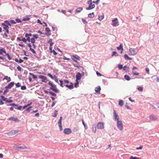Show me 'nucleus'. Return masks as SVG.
Instances as JSON below:
<instances>
[{
    "label": "nucleus",
    "mask_w": 159,
    "mask_h": 159,
    "mask_svg": "<svg viewBox=\"0 0 159 159\" xmlns=\"http://www.w3.org/2000/svg\"><path fill=\"white\" fill-rule=\"evenodd\" d=\"M48 84L51 86L50 89L52 90L55 93H58L59 92V90L57 89L56 85L54 84L50 81H49Z\"/></svg>",
    "instance_id": "f257e3e1"
},
{
    "label": "nucleus",
    "mask_w": 159,
    "mask_h": 159,
    "mask_svg": "<svg viewBox=\"0 0 159 159\" xmlns=\"http://www.w3.org/2000/svg\"><path fill=\"white\" fill-rule=\"evenodd\" d=\"M7 106H11L14 107V108L16 109L19 110H21L22 108V106L20 105H19L18 104H15V103H11L10 104H7Z\"/></svg>",
    "instance_id": "f03ea898"
},
{
    "label": "nucleus",
    "mask_w": 159,
    "mask_h": 159,
    "mask_svg": "<svg viewBox=\"0 0 159 159\" xmlns=\"http://www.w3.org/2000/svg\"><path fill=\"white\" fill-rule=\"evenodd\" d=\"M118 67L120 70H121L123 68V70H125L126 72H129V68L128 66H127L126 65L123 67L122 64H119Z\"/></svg>",
    "instance_id": "7ed1b4c3"
},
{
    "label": "nucleus",
    "mask_w": 159,
    "mask_h": 159,
    "mask_svg": "<svg viewBox=\"0 0 159 159\" xmlns=\"http://www.w3.org/2000/svg\"><path fill=\"white\" fill-rule=\"evenodd\" d=\"M117 126L118 128L120 130H122L123 129V124L121 120L117 121Z\"/></svg>",
    "instance_id": "20e7f679"
},
{
    "label": "nucleus",
    "mask_w": 159,
    "mask_h": 159,
    "mask_svg": "<svg viewBox=\"0 0 159 159\" xmlns=\"http://www.w3.org/2000/svg\"><path fill=\"white\" fill-rule=\"evenodd\" d=\"M38 76H39V77L41 79V81L43 82H44L45 83H46L47 82L45 81L47 80V81H48V80H47V77L45 76L42 75H37Z\"/></svg>",
    "instance_id": "39448f33"
},
{
    "label": "nucleus",
    "mask_w": 159,
    "mask_h": 159,
    "mask_svg": "<svg viewBox=\"0 0 159 159\" xmlns=\"http://www.w3.org/2000/svg\"><path fill=\"white\" fill-rule=\"evenodd\" d=\"M97 127L98 129H104L103 123L102 122H98L97 125Z\"/></svg>",
    "instance_id": "423d86ee"
},
{
    "label": "nucleus",
    "mask_w": 159,
    "mask_h": 159,
    "mask_svg": "<svg viewBox=\"0 0 159 159\" xmlns=\"http://www.w3.org/2000/svg\"><path fill=\"white\" fill-rule=\"evenodd\" d=\"M113 117L114 118V120H115L119 121V116L117 114L116 112V111L115 110H113Z\"/></svg>",
    "instance_id": "0eeeda50"
},
{
    "label": "nucleus",
    "mask_w": 159,
    "mask_h": 159,
    "mask_svg": "<svg viewBox=\"0 0 159 159\" xmlns=\"http://www.w3.org/2000/svg\"><path fill=\"white\" fill-rule=\"evenodd\" d=\"M20 131L19 130H12L10 132L7 133L8 135H13L17 133H19Z\"/></svg>",
    "instance_id": "6e6552de"
},
{
    "label": "nucleus",
    "mask_w": 159,
    "mask_h": 159,
    "mask_svg": "<svg viewBox=\"0 0 159 159\" xmlns=\"http://www.w3.org/2000/svg\"><path fill=\"white\" fill-rule=\"evenodd\" d=\"M129 52L132 55H134L137 53L136 49L133 48H129Z\"/></svg>",
    "instance_id": "1a4fd4ad"
},
{
    "label": "nucleus",
    "mask_w": 159,
    "mask_h": 159,
    "mask_svg": "<svg viewBox=\"0 0 159 159\" xmlns=\"http://www.w3.org/2000/svg\"><path fill=\"white\" fill-rule=\"evenodd\" d=\"M118 22V19L117 18H114V19L112 20L111 25L113 26H116L118 25V24L117 25Z\"/></svg>",
    "instance_id": "9d476101"
},
{
    "label": "nucleus",
    "mask_w": 159,
    "mask_h": 159,
    "mask_svg": "<svg viewBox=\"0 0 159 159\" xmlns=\"http://www.w3.org/2000/svg\"><path fill=\"white\" fill-rule=\"evenodd\" d=\"M15 83L14 82H11L9 83L7 86L5 87V89H10L14 85Z\"/></svg>",
    "instance_id": "9b49d317"
},
{
    "label": "nucleus",
    "mask_w": 159,
    "mask_h": 159,
    "mask_svg": "<svg viewBox=\"0 0 159 159\" xmlns=\"http://www.w3.org/2000/svg\"><path fill=\"white\" fill-rule=\"evenodd\" d=\"M45 31L47 32L44 33V34L48 36H49L51 35V34L49 33L51 32V30L48 27H46L45 29Z\"/></svg>",
    "instance_id": "f8f14e48"
},
{
    "label": "nucleus",
    "mask_w": 159,
    "mask_h": 159,
    "mask_svg": "<svg viewBox=\"0 0 159 159\" xmlns=\"http://www.w3.org/2000/svg\"><path fill=\"white\" fill-rule=\"evenodd\" d=\"M63 132L65 134H69L71 133L70 129L69 128H65L63 130Z\"/></svg>",
    "instance_id": "ddd939ff"
},
{
    "label": "nucleus",
    "mask_w": 159,
    "mask_h": 159,
    "mask_svg": "<svg viewBox=\"0 0 159 159\" xmlns=\"http://www.w3.org/2000/svg\"><path fill=\"white\" fill-rule=\"evenodd\" d=\"M82 77L81 74L80 72H77L76 75V81L80 80Z\"/></svg>",
    "instance_id": "4468645a"
},
{
    "label": "nucleus",
    "mask_w": 159,
    "mask_h": 159,
    "mask_svg": "<svg viewBox=\"0 0 159 159\" xmlns=\"http://www.w3.org/2000/svg\"><path fill=\"white\" fill-rule=\"evenodd\" d=\"M7 120H12L15 122H18L19 121L16 117H11L8 118Z\"/></svg>",
    "instance_id": "2eb2a0df"
},
{
    "label": "nucleus",
    "mask_w": 159,
    "mask_h": 159,
    "mask_svg": "<svg viewBox=\"0 0 159 159\" xmlns=\"http://www.w3.org/2000/svg\"><path fill=\"white\" fill-rule=\"evenodd\" d=\"M95 7V5L94 4H89V7L86 8V10H89L94 8Z\"/></svg>",
    "instance_id": "dca6fc26"
},
{
    "label": "nucleus",
    "mask_w": 159,
    "mask_h": 159,
    "mask_svg": "<svg viewBox=\"0 0 159 159\" xmlns=\"http://www.w3.org/2000/svg\"><path fill=\"white\" fill-rule=\"evenodd\" d=\"M72 58H74V59H76L79 61H80L81 59L80 57L77 55H72Z\"/></svg>",
    "instance_id": "f3484780"
},
{
    "label": "nucleus",
    "mask_w": 159,
    "mask_h": 159,
    "mask_svg": "<svg viewBox=\"0 0 159 159\" xmlns=\"http://www.w3.org/2000/svg\"><path fill=\"white\" fill-rule=\"evenodd\" d=\"M6 51L5 50L4 48L0 47V54L2 55H3V53L6 54Z\"/></svg>",
    "instance_id": "a211bd4d"
},
{
    "label": "nucleus",
    "mask_w": 159,
    "mask_h": 159,
    "mask_svg": "<svg viewBox=\"0 0 159 159\" xmlns=\"http://www.w3.org/2000/svg\"><path fill=\"white\" fill-rule=\"evenodd\" d=\"M83 8L82 7H79L77 8L75 11V14H77L79 13L81 11H82Z\"/></svg>",
    "instance_id": "6ab92c4d"
},
{
    "label": "nucleus",
    "mask_w": 159,
    "mask_h": 159,
    "mask_svg": "<svg viewBox=\"0 0 159 159\" xmlns=\"http://www.w3.org/2000/svg\"><path fill=\"white\" fill-rule=\"evenodd\" d=\"M92 131L94 133H95L96 132V124H94L92 125Z\"/></svg>",
    "instance_id": "aec40b11"
},
{
    "label": "nucleus",
    "mask_w": 159,
    "mask_h": 159,
    "mask_svg": "<svg viewBox=\"0 0 159 159\" xmlns=\"http://www.w3.org/2000/svg\"><path fill=\"white\" fill-rule=\"evenodd\" d=\"M150 119L152 120H157V117L154 115H151L149 116Z\"/></svg>",
    "instance_id": "412c9836"
},
{
    "label": "nucleus",
    "mask_w": 159,
    "mask_h": 159,
    "mask_svg": "<svg viewBox=\"0 0 159 159\" xmlns=\"http://www.w3.org/2000/svg\"><path fill=\"white\" fill-rule=\"evenodd\" d=\"M124 57L125 60L128 61L132 60V58L129 57L127 54H125L124 55Z\"/></svg>",
    "instance_id": "4be33fe9"
},
{
    "label": "nucleus",
    "mask_w": 159,
    "mask_h": 159,
    "mask_svg": "<svg viewBox=\"0 0 159 159\" xmlns=\"http://www.w3.org/2000/svg\"><path fill=\"white\" fill-rule=\"evenodd\" d=\"M49 50L50 52L51 53L53 52L54 55H56L57 54V53L54 50H52V47L49 48Z\"/></svg>",
    "instance_id": "5701e85b"
},
{
    "label": "nucleus",
    "mask_w": 159,
    "mask_h": 159,
    "mask_svg": "<svg viewBox=\"0 0 159 159\" xmlns=\"http://www.w3.org/2000/svg\"><path fill=\"white\" fill-rule=\"evenodd\" d=\"M152 106L155 109L159 108V103H154Z\"/></svg>",
    "instance_id": "b1692460"
},
{
    "label": "nucleus",
    "mask_w": 159,
    "mask_h": 159,
    "mask_svg": "<svg viewBox=\"0 0 159 159\" xmlns=\"http://www.w3.org/2000/svg\"><path fill=\"white\" fill-rule=\"evenodd\" d=\"M124 78L126 80L128 81H129L131 79L130 76L127 75H125L124 76Z\"/></svg>",
    "instance_id": "393cba45"
},
{
    "label": "nucleus",
    "mask_w": 159,
    "mask_h": 159,
    "mask_svg": "<svg viewBox=\"0 0 159 159\" xmlns=\"http://www.w3.org/2000/svg\"><path fill=\"white\" fill-rule=\"evenodd\" d=\"M101 90V88L100 86H98L97 87H96L95 89V91L96 92L98 93Z\"/></svg>",
    "instance_id": "a878e982"
},
{
    "label": "nucleus",
    "mask_w": 159,
    "mask_h": 159,
    "mask_svg": "<svg viewBox=\"0 0 159 159\" xmlns=\"http://www.w3.org/2000/svg\"><path fill=\"white\" fill-rule=\"evenodd\" d=\"M7 80V82H9L11 81V79L10 77H8L7 76H5L3 79V80Z\"/></svg>",
    "instance_id": "bb28decb"
},
{
    "label": "nucleus",
    "mask_w": 159,
    "mask_h": 159,
    "mask_svg": "<svg viewBox=\"0 0 159 159\" xmlns=\"http://www.w3.org/2000/svg\"><path fill=\"white\" fill-rule=\"evenodd\" d=\"M94 16V12H92L91 13H89L88 15V17L90 18H93Z\"/></svg>",
    "instance_id": "cd10ccee"
},
{
    "label": "nucleus",
    "mask_w": 159,
    "mask_h": 159,
    "mask_svg": "<svg viewBox=\"0 0 159 159\" xmlns=\"http://www.w3.org/2000/svg\"><path fill=\"white\" fill-rule=\"evenodd\" d=\"M70 84L68 85V88L70 89H71L73 88V84L72 82H70Z\"/></svg>",
    "instance_id": "c85d7f7f"
},
{
    "label": "nucleus",
    "mask_w": 159,
    "mask_h": 159,
    "mask_svg": "<svg viewBox=\"0 0 159 159\" xmlns=\"http://www.w3.org/2000/svg\"><path fill=\"white\" fill-rule=\"evenodd\" d=\"M29 74L30 75L32 76L33 78L35 80L37 78V76L36 75H34V74L31 73H30Z\"/></svg>",
    "instance_id": "c756f323"
},
{
    "label": "nucleus",
    "mask_w": 159,
    "mask_h": 159,
    "mask_svg": "<svg viewBox=\"0 0 159 159\" xmlns=\"http://www.w3.org/2000/svg\"><path fill=\"white\" fill-rule=\"evenodd\" d=\"M115 56L117 57L118 56V54L116 51L112 52L111 56Z\"/></svg>",
    "instance_id": "7c9ffc66"
},
{
    "label": "nucleus",
    "mask_w": 159,
    "mask_h": 159,
    "mask_svg": "<svg viewBox=\"0 0 159 159\" xmlns=\"http://www.w3.org/2000/svg\"><path fill=\"white\" fill-rule=\"evenodd\" d=\"M2 101H5L7 102V98H5L4 96L2 95L0 96Z\"/></svg>",
    "instance_id": "2f4dec72"
},
{
    "label": "nucleus",
    "mask_w": 159,
    "mask_h": 159,
    "mask_svg": "<svg viewBox=\"0 0 159 159\" xmlns=\"http://www.w3.org/2000/svg\"><path fill=\"white\" fill-rule=\"evenodd\" d=\"M117 48L118 50H121L123 49L122 44L121 43L120 46Z\"/></svg>",
    "instance_id": "473e14b6"
},
{
    "label": "nucleus",
    "mask_w": 159,
    "mask_h": 159,
    "mask_svg": "<svg viewBox=\"0 0 159 159\" xmlns=\"http://www.w3.org/2000/svg\"><path fill=\"white\" fill-rule=\"evenodd\" d=\"M118 104L121 107L123 105V101L121 99H120L119 100Z\"/></svg>",
    "instance_id": "72a5a7b5"
},
{
    "label": "nucleus",
    "mask_w": 159,
    "mask_h": 159,
    "mask_svg": "<svg viewBox=\"0 0 159 159\" xmlns=\"http://www.w3.org/2000/svg\"><path fill=\"white\" fill-rule=\"evenodd\" d=\"M47 75L52 80H54V77H55L56 76L55 75H54V76H52V75L50 73H48Z\"/></svg>",
    "instance_id": "f704fd0d"
},
{
    "label": "nucleus",
    "mask_w": 159,
    "mask_h": 159,
    "mask_svg": "<svg viewBox=\"0 0 159 159\" xmlns=\"http://www.w3.org/2000/svg\"><path fill=\"white\" fill-rule=\"evenodd\" d=\"M5 54H6V55L7 56L9 60H10L12 59V57L10 56V55L9 53H7V52H6Z\"/></svg>",
    "instance_id": "c9c22d12"
},
{
    "label": "nucleus",
    "mask_w": 159,
    "mask_h": 159,
    "mask_svg": "<svg viewBox=\"0 0 159 159\" xmlns=\"http://www.w3.org/2000/svg\"><path fill=\"white\" fill-rule=\"evenodd\" d=\"M58 114V111L57 110H55L54 111V115H53V117H57V115Z\"/></svg>",
    "instance_id": "e433bc0d"
},
{
    "label": "nucleus",
    "mask_w": 159,
    "mask_h": 159,
    "mask_svg": "<svg viewBox=\"0 0 159 159\" xmlns=\"http://www.w3.org/2000/svg\"><path fill=\"white\" fill-rule=\"evenodd\" d=\"M104 18V15L103 14V15L102 16H99L98 19L100 20H102Z\"/></svg>",
    "instance_id": "4c0bfd02"
},
{
    "label": "nucleus",
    "mask_w": 159,
    "mask_h": 159,
    "mask_svg": "<svg viewBox=\"0 0 159 159\" xmlns=\"http://www.w3.org/2000/svg\"><path fill=\"white\" fill-rule=\"evenodd\" d=\"M49 93L50 94H51L52 96H53L55 97L57 96V94L54 93L53 92L51 91H49Z\"/></svg>",
    "instance_id": "58836bf2"
},
{
    "label": "nucleus",
    "mask_w": 159,
    "mask_h": 159,
    "mask_svg": "<svg viewBox=\"0 0 159 159\" xmlns=\"http://www.w3.org/2000/svg\"><path fill=\"white\" fill-rule=\"evenodd\" d=\"M82 21L83 22V23L85 25H86L88 23L87 21L84 18H82Z\"/></svg>",
    "instance_id": "ea45409f"
},
{
    "label": "nucleus",
    "mask_w": 159,
    "mask_h": 159,
    "mask_svg": "<svg viewBox=\"0 0 159 159\" xmlns=\"http://www.w3.org/2000/svg\"><path fill=\"white\" fill-rule=\"evenodd\" d=\"M27 148L26 146H20L18 147V149H27Z\"/></svg>",
    "instance_id": "a19ab883"
},
{
    "label": "nucleus",
    "mask_w": 159,
    "mask_h": 159,
    "mask_svg": "<svg viewBox=\"0 0 159 159\" xmlns=\"http://www.w3.org/2000/svg\"><path fill=\"white\" fill-rule=\"evenodd\" d=\"M82 124L84 125L85 129H87V127L86 125L85 124L84 122V120L83 119L82 120Z\"/></svg>",
    "instance_id": "79ce46f5"
},
{
    "label": "nucleus",
    "mask_w": 159,
    "mask_h": 159,
    "mask_svg": "<svg viewBox=\"0 0 159 159\" xmlns=\"http://www.w3.org/2000/svg\"><path fill=\"white\" fill-rule=\"evenodd\" d=\"M79 82L78 81H76V82L74 84V87L75 88H77L79 86Z\"/></svg>",
    "instance_id": "37998d69"
},
{
    "label": "nucleus",
    "mask_w": 159,
    "mask_h": 159,
    "mask_svg": "<svg viewBox=\"0 0 159 159\" xmlns=\"http://www.w3.org/2000/svg\"><path fill=\"white\" fill-rule=\"evenodd\" d=\"M32 106L29 107L26 109V111L28 112L30 111L31 110V108H32Z\"/></svg>",
    "instance_id": "c03bdc74"
},
{
    "label": "nucleus",
    "mask_w": 159,
    "mask_h": 159,
    "mask_svg": "<svg viewBox=\"0 0 159 159\" xmlns=\"http://www.w3.org/2000/svg\"><path fill=\"white\" fill-rule=\"evenodd\" d=\"M33 36V38H32L34 39H37L38 38V34H33L32 35Z\"/></svg>",
    "instance_id": "a18cd8bd"
},
{
    "label": "nucleus",
    "mask_w": 159,
    "mask_h": 159,
    "mask_svg": "<svg viewBox=\"0 0 159 159\" xmlns=\"http://www.w3.org/2000/svg\"><path fill=\"white\" fill-rule=\"evenodd\" d=\"M16 23H21L22 21V20H21L20 19L18 18H16L15 19Z\"/></svg>",
    "instance_id": "49530a36"
},
{
    "label": "nucleus",
    "mask_w": 159,
    "mask_h": 159,
    "mask_svg": "<svg viewBox=\"0 0 159 159\" xmlns=\"http://www.w3.org/2000/svg\"><path fill=\"white\" fill-rule=\"evenodd\" d=\"M130 159H140L139 157H133L131 156L130 157Z\"/></svg>",
    "instance_id": "de8ad7c7"
},
{
    "label": "nucleus",
    "mask_w": 159,
    "mask_h": 159,
    "mask_svg": "<svg viewBox=\"0 0 159 159\" xmlns=\"http://www.w3.org/2000/svg\"><path fill=\"white\" fill-rule=\"evenodd\" d=\"M60 82V86L62 87H63V81L61 80H59Z\"/></svg>",
    "instance_id": "09e8293b"
},
{
    "label": "nucleus",
    "mask_w": 159,
    "mask_h": 159,
    "mask_svg": "<svg viewBox=\"0 0 159 159\" xmlns=\"http://www.w3.org/2000/svg\"><path fill=\"white\" fill-rule=\"evenodd\" d=\"M58 125L59 128L60 130V131H62L63 130L62 128V124H58Z\"/></svg>",
    "instance_id": "8fccbe9b"
},
{
    "label": "nucleus",
    "mask_w": 159,
    "mask_h": 159,
    "mask_svg": "<svg viewBox=\"0 0 159 159\" xmlns=\"http://www.w3.org/2000/svg\"><path fill=\"white\" fill-rule=\"evenodd\" d=\"M133 74L134 75H139V73L137 72L134 70H132Z\"/></svg>",
    "instance_id": "3c124183"
},
{
    "label": "nucleus",
    "mask_w": 159,
    "mask_h": 159,
    "mask_svg": "<svg viewBox=\"0 0 159 159\" xmlns=\"http://www.w3.org/2000/svg\"><path fill=\"white\" fill-rule=\"evenodd\" d=\"M16 87V88H19L21 86L20 83L19 82H18L15 84Z\"/></svg>",
    "instance_id": "603ef678"
},
{
    "label": "nucleus",
    "mask_w": 159,
    "mask_h": 159,
    "mask_svg": "<svg viewBox=\"0 0 159 159\" xmlns=\"http://www.w3.org/2000/svg\"><path fill=\"white\" fill-rule=\"evenodd\" d=\"M30 41V42H31V43L32 44H34V43H35V39L32 38H31V40Z\"/></svg>",
    "instance_id": "864d4df0"
},
{
    "label": "nucleus",
    "mask_w": 159,
    "mask_h": 159,
    "mask_svg": "<svg viewBox=\"0 0 159 159\" xmlns=\"http://www.w3.org/2000/svg\"><path fill=\"white\" fill-rule=\"evenodd\" d=\"M30 18L28 17L24 18L22 19V21H28L30 20Z\"/></svg>",
    "instance_id": "5fc2aeb1"
},
{
    "label": "nucleus",
    "mask_w": 159,
    "mask_h": 159,
    "mask_svg": "<svg viewBox=\"0 0 159 159\" xmlns=\"http://www.w3.org/2000/svg\"><path fill=\"white\" fill-rule=\"evenodd\" d=\"M137 89L139 91L142 92L143 91V87H138L137 88Z\"/></svg>",
    "instance_id": "6e6d98bb"
},
{
    "label": "nucleus",
    "mask_w": 159,
    "mask_h": 159,
    "mask_svg": "<svg viewBox=\"0 0 159 159\" xmlns=\"http://www.w3.org/2000/svg\"><path fill=\"white\" fill-rule=\"evenodd\" d=\"M21 87V89L22 90H25L26 89V87L25 86L23 85Z\"/></svg>",
    "instance_id": "4d7b16f0"
},
{
    "label": "nucleus",
    "mask_w": 159,
    "mask_h": 159,
    "mask_svg": "<svg viewBox=\"0 0 159 159\" xmlns=\"http://www.w3.org/2000/svg\"><path fill=\"white\" fill-rule=\"evenodd\" d=\"M25 37L26 38V40L27 41H28V42H30L31 40V38L30 39V37H29L28 36H25Z\"/></svg>",
    "instance_id": "13d9d810"
},
{
    "label": "nucleus",
    "mask_w": 159,
    "mask_h": 159,
    "mask_svg": "<svg viewBox=\"0 0 159 159\" xmlns=\"http://www.w3.org/2000/svg\"><path fill=\"white\" fill-rule=\"evenodd\" d=\"M62 116H60V119L58 120V124H61V121H62Z\"/></svg>",
    "instance_id": "bf43d9fd"
},
{
    "label": "nucleus",
    "mask_w": 159,
    "mask_h": 159,
    "mask_svg": "<svg viewBox=\"0 0 159 159\" xmlns=\"http://www.w3.org/2000/svg\"><path fill=\"white\" fill-rule=\"evenodd\" d=\"M4 35H5V36L7 39H9L10 38V36H8V35L6 33H4Z\"/></svg>",
    "instance_id": "052dcab7"
},
{
    "label": "nucleus",
    "mask_w": 159,
    "mask_h": 159,
    "mask_svg": "<svg viewBox=\"0 0 159 159\" xmlns=\"http://www.w3.org/2000/svg\"><path fill=\"white\" fill-rule=\"evenodd\" d=\"M8 89H6L3 92V95H5L7 92L9 91Z\"/></svg>",
    "instance_id": "680f3d73"
},
{
    "label": "nucleus",
    "mask_w": 159,
    "mask_h": 159,
    "mask_svg": "<svg viewBox=\"0 0 159 159\" xmlns=\"http://www.w3.org/2000/svg\"><path fill=\"white\" fill-rule=\"evenodd\" d=\"M32 36V34L31 33L28 34V33H26V34H25V36H26V37L28 36L29 37H30V36Z\"/></svg>",
    "instance_id": "e2e57ef3"
},
{
    "label": "nucleus",
    "mask_w": 159,
    "mask_h": 159,
    "mask_svg": "<svg viewBox=\"0 0 159 159\" xmlns=\"http://www.w3.org/2000/svg\"><path fill=\"white\" fill-rule=\"evenodd\" d=\"M36 58H37L39 59L40 58V57H41V55L40 54V52H39V54L38 55V56H35V55L34 56Z\"/></svg>",
    "instance_id": "0e129e2a"
},
{
    "label": "nucleus",
    "mask_w": 159,
    "mask_h": 159,
    "mask_svg": "<svg viewBox=\"0 0 159 159\" xmlns=\"http://www.w3.org/2000/svg\"><path fill=\"white\" fill-rule=\"evenodd\" d=\"M145 70L147 73L148 74H149V69L148 67H146L145 68Z\"/></svg>",
    "instance_id": "69168bd1"
},
{
    "label": "nucleus",
    "mask_w": 159,
    "mask_h": 159,
    "mask_svg": "<svg viewBox=\"0 0 159 159\" xmlns=\"http://www.w3.org/2000/svg\"><path fill=\"white\" fill-rule=\"evenodd\" d=\"M30 49L33 53L35 54L36 53L35 51L32 48H30Z\"/></svg>",
    "instance_id": "338daca9"
},
{
    "label": "nucleus",
    "mask_w": 159,
    "mask_h": 159,
    "mask_svg": "<svg viewBox=\"0 0 159 159\" xmlns=\"http://www.w3.org/2000/svg\"><path fill=\"white\" fill-rule=\"evenodd\" d=\"M10 21L11 23L12 24H16V21L13 20H11Z\"/></svg>",
    "instance_id": "774afa93"
}]
</instances>
